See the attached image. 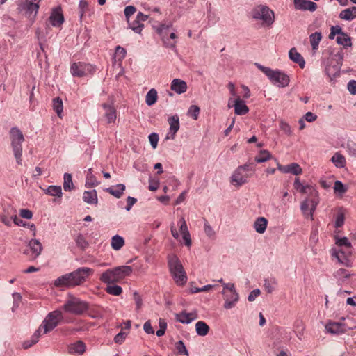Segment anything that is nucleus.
Here are the masks:
<instances>
[{"label": "nucleus", "mask_w": 356, "mask_h": 356, "mask_svg": "<svg viewBox=\"0 0 356 356\" xmlns=\"http://www.w3.org/2000/svg\"><path fill=\"white\" fill-rule=\"evenodd\" d=\"M93 269L88 267H81L70 273L65 274L54 281L57 287L73 288L83 284L88 277L92 275Z\"/></svg>", "instance_id": "f257e3e1"}, {"label": "nucleus", "mask_w": 356, "mask_h": 356, "mask_svg": "<svg viewBox=\"0 0 356 356\" xmlns=\"http://www.w3.org/2000/svg\"><path fill=\"white\" fill-rule=\"evenodd\" d=\"M133 269L129 266H121L104 272L100 277V280L106 284H114L118 282L126 277L129 276Z\"/></svg>", "instance_id": "f03ea898"}, {"label": "nucleus", "mask_w": 356, "mask_h": 356, "mask_svg": "<svg viewBox=\"0 0 356 356\" xmlns=\"http://www.w3.org/2000/svg\"><path fill=\"white\" fill-rule=\"evenodd\" d=\"M64 312L76 316H81L89 309L88 302L74 296H69L62 307Z\"/></svg>", "instance_id": "7ed1b4c3"}, {"label": "nucleus", "mask_w": 356, "mask_h": 356, "mask_svg": "<svg viewBox=\"0 0 356 356\" xmlns=\"http://www.w3.org/2000/svg\"><path fill=\"white\" fill-rule=\"evenodd\" d=\"M10 137L11 140V146L14 152L17 164L22 165V143L24 140L22 132L17 127H13L10 130Z\"/></svg>", "instance_id": "20e7f679"}, {"label": "nucleus", "mask_w": 356, "mask_h": 356, "mask_svg": "<svg viewBox=\"0 0 356 356\" xmlns=\"http://www.w3.org/2000/svg\"><path fill=\"white\" fill-rule=\"evenodd\" d=\"M169 268L175 282L178 285H184L187 282L186 273L182 264L177 257H173L168 261Z\"/></svg>", "instance_id": "39448f33"}, {"label": "nucleus", "mask_w": 356, "mask_h": 356, "mask_svg": "<svg viewBox=\"0 0 356 356\" xmlns=\"http://www.w3.org/2000/svg\"><path fill=\"white\" fill-rule=\"evenodd\" d=\"M343 60V53L342 51H338L329 59L325 67V73L330 80H332L333 78L339 76Z\"/></svg>", "instance_id": "423d86ee"}, {"label": "nucleus", "mask_w": 356, "mask_h": 356, "mask_svg": "<svg viewBox=\"0 0 356 356\" xmlns=\"http://www.w3.org/2000/svg\"><path fill=\"white\" fill-rule=\"evenodd\" d=\"M18 10L29 20H34L40 8L39 3L34 0H21L18 3Z\"/></svg>", "instance_id": "0eeeda50"}, {"label": "nucleus", "mask_w": 356, "mask_h": 356, "mask_svg": "<svg viewBox=\"0 0 356 356\" xmlns=\"http://www.w3.org/2000/svg\"><path fill=\"white\" fill-rule=\"evenodd\" d=\"M63 313L60 310H54L48 314L39 327H41V330H44V334H47L53 330L63 320Z\"/></svg>", "instance_id": "6e6552de"}, {"label": "nucleus", "mask_w": 356, "mask_h": 356, "mask_svg": "<svg viewBox=\"0 0 356 356\" xmlns=\"http://www.w3.org/2000/svg\"><path fill=\"white\" fill-rule=\"evenodd\" d=\"M95 65L83 62L74 63L71 65L70 72L73 76L83 77L92 75L95 73Z\"/></svg>", "instance_id": "1a4fd4ad"}, {"label": "nucleus", "mask_w": 356, "mask_h": 356, "mask_svg": "<svg viewBox=\"0 0 356 356\" xmlns=\"http://www.w3.org/2000/svg\"><path fill=\"white\" fill-rule=\"evenodd\" d=\"M253 19L263 20L264 22H273L275 19L274 12L266 6H258L252 11Z\"/></svg>", "instance_id": "9d476101"}, {"label": "nucleus", "mask_w": 356, "mask_h": 356, "mask_svg": "<svg viewBox=\"0 0 356 356\" xmlns=\"http://www.w3.org/2000/svg\"><path fill=\"white\" fill-rule=\"evenodd\" d=\"M336 35H337L336 41L338 44L342 45L344 48L352 46L350 38L343 33L341 28L338 25L331 27L328 38L330 40H333Z\"/></svg>", "instance_id": "9b49d317"}, {"label": "nucleus", "mask_w": 356, "mask_h": 356, "mask_svg": "<svg viewBox=\"0 0 356 356\" xmlns=\"http://www.w3.org/2000/svg\"><path fill=\"white\" fill-rule=\"evenodd\" d=\"M319 203L318 193L316 194V198L313 196H309L301 203L300 209L303 215L308 218L310 217L313 219L314 213L316 209L317 205Z\"/></svg>", "instance_id": "f8f14e48"}, {"label": "nucleus", "mask_w": 356, "mask_h": 356, "mask_svg": "<svg viewBox=\"0 0 356 356\" xmlns=\"http://www.w3.org/2000/svg\"><path fill=\"white\" fill-rule=\"evenodd\" d=\"M268 77L273 84L280 87L287 86L290 81L289 76L280 70H271Z\"/></svg>", "instance_id": "ddd939ff"}, {"label": "nucleus", "mask_w": 356, "mask_h": 356, "mask_svg": "<svg viewBox=\"0 0 356 356\" xmlns=\"http://www.w3.org/2000/svg\"><path fill=\"white\" fill-rule=\"evenodd\" d=\"M29 248L24 251V254H29L30 253V259L32 260L38 258L42 250V243L37 239H31L28 244Z\"/></svg>", "instance_id": "4468645a"}, {"label": "nucleus", "mask_w": 356, "mask_h": 356, "mask_svg": "<svg viewBox=\"0 0 356 356\" xmlns=\"http://www.w3.org/2000/svg\"><path fill=\"white\" fill-rule=\"evenodd\" d=\"M249 177V175L236 168L231 177L230 182L233 186L240 187L248 182Z\"/></svg>", "instance_id": "2eb2a0df"}, {"label": "nucleus", "mask_w": 356, "mask_h": 356, "mask_svg": "<svg viewBox=\"0 0 356 356\" xmlns=\"http://www.w3.org/2000/svg\"><path fill=\"white\" fill-rule=\"evenodd\" d=\"M294 188L302 194H306L309 196H313L314 198L316 197L317 193H318L316 188L310 185H302L298 177H296L293 184Z\"/></svg>", "instance_id": "dca6fc26"}, {"label": "nucleus", "mask_w": 356, "mask_h": 356, "mask_svg": "<svg viewBox=\"0 0 356 356\" xmlns=\"http://www.w3.org/2000/svg\"><path fill=\"white\" fill-rule=\"evenodd\" d=\"M79 13L81 21H88L93 13L86 0H80L79 3Z\"/></svg>", "instance_id": "f3484780"}, {"label": "nucleus", "mask_w": 356, "mask_h": 356, "mask_svg": "<svg viewBox=\"0 0 356 356\" xmlns=\"http://www.w3.org/2000/svg\"><path fill=\"white\" fill-rule=\"evenodd\" d=\"M277 162V169L283 173H291L294 175H301L302 170L299 164L296 163H292L289 165H282L277 162V159H275Z\"/></svg>", "instance_id": "a211bd4d"}, {"label": "nucleus", "mask_w": 356, "mask_h": 356, "mask_svg": "<svg viewBox=\"0 0 356 356\" xmlns=\"http://www.w3.org/2000/svg\"><path fill=\"white\" fill-rule=\"evenodd\" d=\"M177 225L179 227V231L181 234L182 235V238L184 241L185 245L188 247L191 246V236L188 230L186 222L184 217H181V218L178 220Z\"/></svg>", "instance_id": "6ab92c4d"}, {"label": "nucleus", "mask_w": 356, "mask_h": 356, "mask_svg": "<svg viewBox=\"0 0 356 356\" xmlns=\"http://www.w3.org/2000/svg\"><path fill=\"white\" fill-rule=\"evenodd\" d=\"M294 7L296 10L314 11L317 8L316 3L309 0H294Z\"/></svg>", "instance_id": "aec40b11"}, {"label": "nucleus", "mask_w": 356, "mask_h": 356, "mask_svg": "<svg viewBox=\"0 0 356 356\" xmlns=\"http://www.w3.org/2000/svg\"><path fill=\"white\" fill-rule=\"evenodd\" d=\"M170 124V132L167 134L165 139H174L175 134L179 129V120L177 115H173L168 119Z\"/></svg>", "instance_id": "412c9836"}, {"label": "nucleus", "mask_w": 356, "mask_h": 356, "mask_svg": "<svg viewBox=\"0 0 356 356\" xmlns=\"http://www.w3.org/2000/svg\"><path fill=\"white\" fill-rule=\"evenodd\" d=\"M326 331L332 334H339L346 332L345 325L341 323L328 322L325 325Z\"/></svg>", "instance_id": "4be33fe9"}, {"label": "nucleus", "mask_w": 356, "mask_h": 356, "mask_svg": "<svg viewBox=\"0 0 356 356\" xmlns=\"http://www.w3.org/2000/svg\"><path fill=\"white\" fill-rule=\"evenodd\" d=\"M233 103L232 106L234 108V112L236 115H243L248 113V107L239 97L233 100Z\"/></svg>", "instance_id": "5701e85b"}, {"label": "nucleus", "mask_w": 356, "mask_h": 356, "mask_svg": "<svg viewBox=\"0 0 356 356\" xmlns=\"http://www.w3.org/2000/svg\"><path fill=\"white\" fill-rule=\"evenodd\" d=\"M187 88L186 82L181 79H175L171 82L170 89L177 94L184 93Z\"/></svg>", "instance_id": "b1692460"}, {"label": "nucleus", "mask_w": 356, "mask_h": 356, "mask_svg": "<svg viewBox=\"0 0 356 356\" xmlns=\"http://www.w3.org/2000/svg\"><path fill=\"white\" fill-rule=\"evenodd\" d=\"M102 107L105 111L104 117L107 123L115 122L117 118L115 108L113 106L106 104H103Z\"/></svg>", "instance_id": "393cba45"}, {"label": "nucleus", "mask_w": 356, "mask_h": 356, "mask_svg": "<svg viewBox=\"0 0 356 356\" xmlns=\"http://www.w3.org/2000/svg\"><path fill=\"white\" fill-rule=\"evenodd\" d=\"M197 318V315L195 312L187 313L186 312H182L176 315L177 321L184 324H188Z\"/></svg>", "instance_id": "a878e982"}, {"label": "nucleus", "mask_w": 356, "mask_h": 356, "mask_svg": "<svg viewBox=\"0 0 356 356\" xmlns=\"http://www.w3.org/2000/svg\"><path fill=\"white\" fill-rule=\"evenodd\" d=\"M49 19L50 22H64V16L62 8L60 6L51 9Z\"/></svg>", "instance_id": "bb28decb"}, {"label": "nucleus", "mask_w": 356, "mask_h": 356, "mask_svg": "<svg viewBox=\"0 0 356 356\" xmlns=\"http://www.w3.org/2000/svg\"><path fill=\"white\" fill-rule=\"evenodd\" d=\"M289 56L291 60L298 64L300 68H304L305 65V60L301 54L297 51L295 47L290 49Z\"/></svg>", "instance_id": "cd10ccee"}, {"label": "nucleus", "mask_w": 356, "mask_h": 356, "mask_svg": "<svg viewBox=\"0 0 356 356\" xmlns=\"http://www.w3.org/2000/svg\"><path fill=\"white\" fill-rule=\"evenodd\" d=\"M168 29V26H165V24H162L161 27L157 29V31L159 35L162 37L163 41L165 47L172 48L175 46V41L170 42L169 38L165 39V35H167V30Z\"/></svg>", "instance_id": "c85d7f7f"}, {"label": "nucleus", "mask_w": 356, "mask_h": 356, "mask_svg": "<svg viewBox=\"0 0 356 356\" xmlns=\"http://www.w3.org/2000/svg\"><path fill=\"white\" fill-rule=\"evenodd\" d=\"M332 256L337 259L339 263L343 264L347 267L352 266V262L348 258V256L346 254L344 251L340 250L337 252H334L332 253Z\"/></svg>", "instance_id": "c756f323"}, {"label": "nucleus", "mask_w": 356, "mask_h": 356, "mask_svg": "<svg viewBox=\"0 0 356 356\" xmlns=\"http://www.w3.org/2000/svg\"><path fill=\"white\" fill-rule=\"evenodd\" d=\"M83 200L85 202L90 204H97L98 198L96 190L85 191L83 195Z\"/></svg>", "instance_id": "7c9ffc66"}, {"label": "nucleus", "mask_w": 356, "mask_h": 356, "mask_svg": "<svg viewBox=\"0 0 356 356\" xmlns=\"http://www.w3.org/2000/svg\"><path fill=\"white\" fill-rule=\"evenodd\" d=\"M86 351V345L81 341L71 344L69 346V353L75 355H81Z\"/></svg>", "instance_id": "2f4dec72"}, {"label": "nucleus", "mask_w": 356, "mask_h": 356, "mask_svg": "<svg viewBox=\"0 0 356 356\" xmlns=\"http://www.w3.org/2000/svg\"><path fill=\"white\" fill-rule=\"evenodd\" d=\"M125 190V185L122 184H119L115 186V187H109L105 189V191L116 198H120L124 193Z\"/></svg>", "instance_id": "473e14b6"}, {"label": "nucleus", "mask_w": 356, "mask_h": 356, "mask_svg": "<svg viewBox=\"0 0 356 356\" xmlns=\"http://www.w3.org/2000/svg\"><path fill=\"white\" fill-rule=\"evenodd\" d=\"M267 225V219L264 217H259L255 220L254 223V228L257 233L263 234L266 229Z\"/></svg>", "instance_id": "72a5a7b5"}, {"label": "nucleus", "mask_w": 356, "mask_h": 356, "mask_svg": "<svg viewBox=\"0 0 356 356\" xmlns=\"http://www.w3.org/2000/svg\"><path fill=\"white\" fill-rule=\"evenodd\" d=\"M339 17L344 20H352L356 17V6L347 8L340 13Z\"/></svg>", "instance_id": "f704fd0d"}, {"label": "nucleus", "mask_w": 356, "mask_h": 356, "mask_svg": "<svg viewBox=\"0 0 356 356\" xmlns=\"http://www.w3.org/2000/svg\"><path fill=\"white\" fill-rule=\"evenodd\" d=\"M41 336V327H39L32 335L30 341H26L23 343L22 346L24 349H27L32 346L33 345L35 344L38 340L39 338Z\"/></svg>", "instance_id": "c9c22d12"}, {"label": "nucleus", "mask_w": 356, "mask_h": 356, "mask_svg": "<svg viewBox=\"0 0 356 356\" xmlns=\"http://www.w3.org/2000/svg\"><path fill=\"white\" fill-rule=\"evenodd\" d=\"M195 331L199 336H206L209 331V325L204 321H200L195 324Z\"/></svg>", "instance_id": "e433bc0d"}, {"label": "nucleus", "mask_w": 356, "mask_h": 356, "mask_svg": "<svg viewBox=\"0 0 356 356\" xmlns=\"http://www.w3.org/2000/svg\"><path fill=\"white\" fill-rule=\"evenodd\" d=\"M322 39L321 32H315L310 35L309 41L313 51H316L318 49V44Z\"/></svg>", "instance_id": "4c0bfd02"}, {"label": "nucleus", "mask_w": 356, "mask_h": 356, "mask_svg": "<svg viewBox=\"0 0 356 356\" xmlns=\"http://www.w3.org/2000/svg\"><path fill=\"white\" fill-rule=\"evenodd\" d=\"M157 99H158V94H157L156 90L154 88H152L148 91V92L146 95L145 103L148 106H152L156 102Z\"/></svg>", "instance_id": "58836bf2"}, {"label": "nucleus", "mask_w": 356, "mask_h": 356, "mask_svg": "<svg viewBox=\"0 0 356 356\" xmlns=\"http://www.w3.org/2000/svg\"><path fill=\"white\" fill-rule=\"evenodd\" d=\"M51 27L49 24H42L40 27H38L35 31L37 37L39 40L44 38L49 34Z\"/></svg>", "instance_id": "ea45409f"}, {"label": "nucleus", "mask_w": 356, "mask_h": 356, "mask_svg": "<svg viewBox=\"0 0 356 356\" xmlns=\"http://www.w3.org/2000/svg\"><path fill=\"white\" fill-rule=\"evenodd\" d=\"M222 293L225 296V300L224 307L227 309L233 308L238 300H234V298H232V293H229L225 291H223Z\"/></svg>", "instance_id": "a19ab883"}, {"label": "nucleus", "mask_w": 356, "mask_h": 356, "mask_svg": "<svg viewBox=\"0 0 356 356\" xmlns=\"http://www.w3.org/2000/svg\"><path fill=\"white\" fill-rule=\"evenodd\" d=\"M124 245V238L119 236L115 235L112 237L111 239V247L115 250H119L122 248V246Z\"/></svg>", "instance_id": "79ce46f5"}, {"label": "nucleus", "mask_w": 356, "mask_h": 356, "mask_svg": "<svg viewBox=\"0 0 356 356\" xmlns=\"http://www.w3.org/2000/svg\"><path fill=\"white\" fill-rule=\"evenodd\" d=\"M333 275L336 279L343 282L346 279H348L351 276V274L345 268H339L334 273Z\"/></svg>", "instance_id": "37998d69"}, {"label": "nucleus", "mask_w": 356, "mask_h": 356, "mask_svg": "<svg viewBox=\"0 0 356 356\" xmlns=\"http://www.w3.org/2000/svg\"><path fill=\"white\" fill-rule=\"evenodd\" d=\"M63 188L65 191H70L74 188L71 174H64Z\"/></svg>", "instance_id": "c03bdc74"}, {"label": "nucleus", "mask_w": 356, "mask_h": 356, "mask_svg": "<svg viewBox=\"0 0 356 356\" xmlns=\"http://www.w3.org/2000/svg\"><path fill=\"white\" fill-rule=\"evenodd\" d=\"M76 246L81 250H85L88 247V243L86 237L82 234H79L74 238Z\"/></svg>", "instance_id": "a18cd8bd"}, {"label": "nucleus", "mask_w": 356, "mask_h": 356, "mask_svg": "<svg viewBox=\"0 0 356 356\" xmlns=\"http://www.w3.org/2000/svg\"><path fill=\"white\" fill-rule=\"evenodd\" d=\"M271 158V154L268 150H261L258 156H257L254 159L257 163H264Z\"/></svg>", "instance_id": "49530a36"}, {"label": "nucleus", "mask_w": 356, "mask_h": 356, "mask_svg": "<svg viewBox=\"0 0 356 356\" xmlns=\"http://www.w3.org/2000/svg\"><path fill=\"white\" fill-rule=\"evenodd\" d=\"M332 161L337 168H343L346 163L345 157L339 153H336L332 157Z\"/></svg>", "instance_id": "de8ad7c7"}, {"label": "nucleus", "mask_w": 356, "mask_h": 356, "mask_svg": "<svg viewBox=\"0 0 356 356\" xmlns=\"http://www.w3.org/2000/svg\"><path fill=\"white\" fill-rule=\"evenodd\" d=\"M46 193L51 195L60 197L62 196V189L60 186H49L46 190Z\"/></svg>", "instance_id": "09e8293b"}, {"label": "nucleus", "mask_w": 356, "mask_h": 356, "mask_svg": "<svg viewBox=\"0 0 356 356\" xmlns=\"http://www.w3.org/2000/svg\"><path fill=\"white\" fill-rule=\"evenodd\" d=\"M106 291L113 296H120L122 292L121 286L115 284H111L106 286Z\"/></svg>", "instance_id": "8fccbe9b"}, {"label": "nucleus", "mask_w": 356, "mask_h": 356, "mask_svg": "<svg viewBox=\"0 0 356 356\" xmlns=\"http://www.w3.org/2000/svg\"><path fill=\"white\" fill-rule=\"evenodd\" d=\"M53 108L56 114L60 117L63 112V102L60 97L53 99Z\"/></svg>", "instance_id": "3c124183"}, {"label": "nucleus", "mask_w": 356, "mask_h": 356, "mask_svg": "<svg viewBox=\"0 0 356 356\" xmlns=\"http://www.w3.org/2000/svg\"><path fill=\"white\" fill-rule=\"evenodd\" d=\"M223 286H224L223 291H225L226 292H228L229 293H232V298H234V300H238L239 296L235 289V286H234V284H232V283L223 284Z\"/></svg>", "instance_id": "603ef678"}, {"label": "nucleus", "mask_w": 356, "mask_h": 356, "mask_svg": "<svg viewBox=\"0 0 356 356\" xmlns=\"http://www.w3.org/2000/svg\"><path fill=\"white\" fill-rule=\"evenodd\" d=\"M223 286H224L223 291H225L226 292H228L229 293H232V298H234V300H238L239 296L235 289V286H234V284H232V283L223 284Z\"/></svg>", "instance_id": "864d4df0"}, {"label": "nucleus", "mask_w": 356, "mask_h": 356, "mask_svg": "<svg viewBox=\"0 0 356 356\" xmlns=\"http://www.w3.org/2000/svg\"><path fill=\"white\" fill-rule=\"evenodd\" d=\"M90 174L88 175L86 181V186L87 188H91L96 186L99 184L96 177L91 174V169H89Z\"/></svg>", "instance_id": "5fc2aeb1"}, {"label": "nucleus", "mask_w": 356, "mask_h": 356, "mask_svg": "<svg viewBox=\"0 0 356 356\" xmlns=\"http://www.w3.org/2000/svg\"><path fill=\"white\" fill-rule=\"evenodd\" d=\"M159 330L156 331V334L158 337H162L165 333V331L167 329V323L164 319L159 318Z\"/></svg>", "instance_id": "6e6d98bb"}, {"label": "nucleus", "mask_w": 356, "mask_h": 356, "mask_svg": "<svg viewBox=\"0 0 356 356\" xmlns=\"http://www.w3.org/2000/svg\"><path fill=\"white\" fill-rule=\"evenodd\" d=\"M176 350L179 355L188 356V352L182 341H179L175 343Z\"/></svg>", "instance_id": "4d7b16f0"}, {"label": "nucleus", "mask_w": 356, "mask_h": 356, "mask_svg": "<svg viewBox=\"0 0 356 356\" xmlns=\"http://www.w3.org/2000/svg\"><path fill=\"white\" fill-rule=\"evenodd\" d=\"M127 51L124 48L118 46L115 48V58L122 61L126 56Z\"/></svg>", "instance_id": "13d9d810"}, {"label": "nucleus", "mask_w": 356, "mask_h": 356, "mask_svg": "<svg viewBox=\"0 0 356 356\" xmlns=\"http://www.w3.org/2000/svg\"><path fill=\"white\" fill-rule=\"evenodd\" d=\"M155 19H156L155 18L151 17V15H145L141 12H139L137 14L136 19L135 22H145L147 20H149V22H151V21L155 20Z\"/></svg>", "instance_id": "bf43d9fd"}, {"label": "nucleus", "mask_w": 356, "mask_h": 356, "mask_svg": "<svg viewBox=\"0 0 356 356\" xmlns=\"http://www.w3.org/2000/svg\"><path fill=\"white\" fill-rule=\"evenodd\" d=\"M334 190L341 194H343L347 191V187L340 181H336L334 184Z\"/></svg>", "instance_id": "052dcab7"}, {"label": "nucleus", "mask_w": 356, "mask_h": 356, "mask_svg": "<svg viewBox=\"0 0 356 356\" xmlns=\"http://www.w3.org/2000/svg\"><path fill=\"white\" fill-rule=\"evenodd\" d=\"M200 108L196 105H192L190 106L188 113L193 117L194 120H197L200 113Z\"/></svg>", "instance_id": "680f3d73"}, {"label": "nucleus", "mask_w": 356, "mask_h": 356, "mask_svg": "<svg viewBox=\"0 0 356 356\" xmlns=\"http://www.w3.org/2000/svg\"><path fill=\"white\" fill-rule=\"evenodd\" d=\"M344 220H345V217H344L343 213H342V212L338 213L337 215V217H336V220H335V225H334L335 227L339 228V227H342L344 224Z\"/></svg>", "instance_id": "e2e57ef3"}, {"label": "nucleus", "mask_w": 356, "mask_h": 356, "mask_svg": "<svg viewBox=\"0 0 356 356\" xmlns=\"http://www.w3.org/2000/svg\"><path fill=\"white\" fill-rule=\"evenodd\" d=\"M336 244L339 246H346L348 248H351V243L349 242L347 237H342L337 238Z\"/></svg>", "instance_id": "0e129e2a"}, {"label": "nucleus", "mask_w": 356, "mask_h": 356, "mask_svg": "<svg viewBox=\"0 0 356 356\" xmlns=\"http://www.w3.org/2000/svg\"><path fill=\"white\" fill-rule=\"evenodd\" d=\"M136 11V9L133 6H128L124 8V15L126 17L127 21H129V18L131 15H133Z\"/></svg>", "instance_id": "69168bd1"}, {"label": "nucleus", "mask_w": 356, "mask_h": 356, "mask_svg": "<svg viewBox=\"0 0 356 356\" xmlns=\"http://www.w3.org/2000/svg\"><path fill=\"white\" fill-rule=\"evenodd\" d=\"M204 232L209 237L212 238L215 236V232L211 226L209 225L207 220H204Z\"/></svg>", "instance_id": "338daca9"}, {"label": "nucleus", "mask_w": 356, "mask_h": 356, "mask_svg": "<svg viewBox=\"0 0 356 356\" xmlns=\"http://www.w3.org/2000/svg\"><path fill=\"white\" fill-rule=\"evenodd\" d=\"M239 170L245 172L252 171L254 172L255 166L252 163H246L244 165H240L237 168Z\"/></svg>", "instance_id": "774afa93"}]
</instances>
